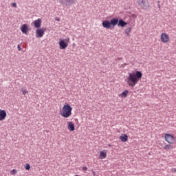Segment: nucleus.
Returning <instances> with one entry per match:
<instances>
[{
  "label": "nucleus",
  "instance_id": "21",
  "mask_svg": "<svg viewBox=\"0 0 176 176\" xmlns=\"http://www.w3.org/2000/svg\"><path fill=\"white\" fill-rule=\"evenodd\" d=\"M131 28H127L126 30H125V34L129 36V32H131Z\"/></svg>",
  "mask_w": 176,
  "mask_h": 176
},
{
  "label": "nucleus",
  "instance_id": "16",
  "mask_svg": "<svg viewBox=\"0 0 176 176\" xmlns=\"http://www.w3.org/2000/svg\"><path fill=\"white\" fill-rule=\"evenodd\" d=\"M173 144H166L165 146H164V150L165 151H170V150H172V149H174V146L172 145Z\"/></svg>",
  "mask_w": 176,
  "mask_h": 176
},
{
  "label": "nucleus",
  "instance_id": "8",
  "mask_svg": "<svg viewBox=\"0 0 176 176\" xmlns=\"http://www.w3.org/2000/svg\"><path fill=\"white\" fill-rule=\"evenodd\" d=\"M59 3L63 6L75 4V0H59Z\"/></svg>",
  "mask_w": 176,
  "mask_h": 176
},
{
  "label": "nucleus",
  "instance_id": "6",
  "mask_svg": "<svg viewBox=\"0 0 176 176\" xmlns=\"http://www.w3.org/2000/svg\"><path fill=\"white\" fill-rule=\"evenodd\" d=\"M160 39L161 40V42L163 43H168L170 41V37L168 34L166 33H162Z\"/></svg>",
  "mask_w": 176,
  "mask_h": 176
},
{
  "label": "nucleus",
  "instance_id": "15",
  "mask_svg": "<svg viewBox=\"0 0 176 176\" xmlns=\"http://www.w3.org/2000/svg\"><path fill=\"white\" fill-rule=\"evenodd\" d=\"M129 139V137L126 134H122L119 137V140H120L122 142H126Z\"/></svg>",
  "mask_w": 176,
  "mask_h": 176
},
{
  "label": "nucleus",
  "instance_id": "24",
  "mask_svg": "<svg viewBox=\"0 0 176 176\" xmlns=\"http://www.w3.org/2000/svg\"><path fill=\"white\" fill-rule=\"evenodd\" d=\"M19 52H21V47H20V45H17Z\"/></svg>",
  "mask_w": 176,
  "mask_h": 176
},
{
  "label": "nucleus",
  "instance_id": "5",
  "mask_svg": "<svg viewBox=\"0 0 176 176\" xmlns=\"http://www.w3.org/2000/svg\"><path fill=\"white\" fill-rule=\"evenodd\" d=\"M69 38H67L64 40L60 39L58 42L59 49L65 50L69 45Z\"/></svg>",
  "mask_w": 176,
  "mask_h": 176
},
{
  "label": "nucleus",
  "instance_id": "14",
  "mask_svg": "<svg viewBox=\"0 0 176 176\" xmlns=\"http://www.w3.org/2000/svg\"><path fill=\"white\" fill-rule=\"evenodd\" d=\"M21 31H22L23 34H27L28 32V25L27 24H24L21 27Z\"/></svg>",
  "mask_w": 176,
  "mask_h": 176
},
{
  "label": "nucleus",
  "instance_id": "27",
  "mask_svg": "<svg viewBox=\"0 0 176 176\" xmlns=\"http://www.w3.org/2000/svg\"><path fill=\"white\" fill-rule=\"evenodd\" d=\"M76 176H79V175H76Z\"/></svg>",
  "mask_w": 176,
  "mask_h": 176
},
{
  "label": "nucleus",
  "instance_id": "11",
  "mask_svg": "<svg viewBox=\"0 0 176 176\" xmlns=\"http://www.w3.org/2000/svg\"><path fill=\"white\" fill-rule=\"evenodd\" d=\"M6 118H7V113L5 110L0 109V121L5 120Z\"/></svg>",
  "mask_w": 176,
  "mask_h": 176
},
{
  "label": "nucleus",
  "instance_id": "10",
  "mask_svg": "<svg viewBox=\"0 0 176 176\" xmlns=\"http://www.w3.org/2000/svg\"><path fill=\"white\" fill-rule=\"evenodd\" d=\"M32 23L34 25V27L35 28L38 29L41 26L42 20H41V19L39 18L38 19H36L35 21H33V22Z\"/></svg>",
  "mask_w": 176,
  "mask_h": 176
},
{
  "label": "nucleus",
  "instance_id": "18",
  "mask_svg": "<svg viewBox=\"0 0 176 176\" xmlns=\"http://www.w3.org/2000/svg\"><path fill=\"white\" fill-rule=\"evenodd\" d=\"M129 94V91L127 90H124L123 91L122 93H121L120 94H119V97L122 98H126L127 97V95Z\"/></svg>",
  "mask_w": 176,
  "mask_h": 176
},
{
  "label": "nucleus",
  "instance_id": "12",
  "mask_svg": "<svg viewBox=\"0 0 176 176\" xmlns=\"http://www.w3.org/2000/svg\"><path fill=\"white\" fill-rule=\"evenodd\" d=\"M67 129H69V131L71 132L74 131H75V124H74V123L72 122H67Z\"/></svg>",
  "mask_w": 176,
  "mask_h": 176
},
{
  "label": "nucleus",
  "instance_id": "1",
  "mask_svg": "<svg viewBox=\"0 0 176 176\" xmlns=\"http://www.w3.org/2000/svg\"><path fill=\"white\" fill-rule=\"evenodd\" d=\"M142 76L143 74L140 71L129 73V76L126 77V83L129 87H133L139 82V80L142 79Z\"/></svg>",
  "mask_w": 176,
  "mask_h": 176
},
{
  "label": "nucleus",
  "instance_id": "22",
  "mask_svg": "<svg viewBox=\"0 0 176 176\" xmlns=\"http://www.w3.org/2000/svg\"><path fill=\"white\" fill-rule=\"evenodd\" d=\"M11 175H17V170H16V169H12V170H11Z\"/></svg>",
  "mask_w": 176,
  "mask_h": 176
},
{
  "label": "nucleus",
  "instance_id": "13",
  "mask_svg": "<svg viewBox=\"0 0 176 176\" xmlns=\"http://www.w3.org/2000/svg\"><path fill=\"white\" fill-rule=\"evenodd\" d=\"M107 151L104 150L103 151H100L99 154V159L100 160H104L107 158Z\"/></svg>",
  "mask_w": 176,
  "mask_h": 176
},
{
  "label": "nucleus",
  "instance_id": "19",
  "mask_svg": "<svg viewBox=\"0 0 176 176\" xmlns=\"http://www.w3.org/2000/svg\"><path fill=\"white\" fill-rule=\"evenodd\" d=\"M21 92H22V95L24 96L28 94V91H27L25 89L22 88V89H21Z\"/></svg>",
  "mask_w": 176,
  "mask_h": 176
},
{
  "label": "nucleus",
  "instance_id": "4",
  "mask_svg": "<svg viewBox=\"0 0 176 176\" xmlns=\"http://www.w3.org/2000/svg\"><path fill=\"white\" fill-rule=\"evenodd\" d=\"M164 139L166 142L170 144H174L176 142V138L173 135L169 133H165Z\"/></svg>",
  "mask_w": 176,
  "mask_h": 176
},
{
  "label": "nucleus",
  "instance_id": "20",
  "mask_svg": "<svg viewBox=\"0 0 176 176\" xmlns=\"http://www.w3.org/2000/svg\"><path fill=\"white\" fill-rule=\"evenodd\" d=\"M24 168H25V169L27 170H30V168H31V167H30V164H25Z\"/></svg>",
  "mask_w": 176,
  "mask_h": 176
},
{
  "label": "nucleus",
  "instance_id": "17",
  "mask_svg": "<svg viewBox=\"0 0 176 176\" xmlns=\"http://www.w3.org/2000/svg\"><path fill=\"white\" fill-rule=\"evenodd\" d=\"M117 25L119 26V27H125L126 25H127V23H126L124 20L122 19H119L118 20V23H117Z\"/></svg>",
  "mask_w": 176,
  "mask_h": 176
},
{
  "label": "nucleus",
  "instance_id": "2",
  "mask_svg": "<svg viewBox=\"0 0 176 176\" xmlns=\"http://www.w3.org/2000/svg\"><path fill=\"white\" fill-rule=\"evenodd\" d=\"M73 111V107H71L69 103L63 104V109L59 111V114L65 118L71 117L72 111Z\"/></svg>",
  "mask_w": 176,
  "mask_h": 176
},
{
  "label": "nucleus",
  "instance_id": "26",
  "mask_svg": "<svg viewBox=\"0 0 176 176\" xmlns=\"http://www.w3.org/2000/svg\"><path fill=\"white\" fill-rule=\"evenodd\" d=\"M92 173H93L94 176H95L96 175L94 171H92Z\"/></svg>",
  "mask_w": 176,
  "mask_h": 176
},
{
  "label": "nucleus",
  "instance_id": "25",
  "mask_svg": "<svg viewBox=\"0 0 176 176\" xmlns=\"http://www.w3.org/2000/svg\"><path fill=\"white\" fill-rule=\"evenodd\" d=\"M87 170H88V168L87 167H82V170L87 171Z\"/></svg>",
  "mask_w": 176,
  "mask_h": 176
},
{
  "label": "nucleus",
  "instance_id": "9",
  "mask_svg": "<svg viewBox=\"0 0 176 176\" xmlns=\"http://www.w3.org/2000/svg\"><path fill=\"white\" fill-rule=\"evenodd\" d=\"M44 32L45 30L43 28H38V30H36V37H37V38H42V36L44 35Z\"/></svg>",
  "mask_w": 176,
  "mask_h": 176
},
{
  "label": "nucleus",
  "instance_id": "3",
  "mask_svg": "<svg viewBox=\"0 0 176 176\" xmlns=\"http://www.w3.org/2000/svg\"><path fill=\"white\" fill-rule=\"evenodd\" d=\"M118 19L113 18L110 21L108 20L103 21V22H102V26H103L104 28L110 29L111 28V25L116 27V25H118Z\"/></svg>",
  "mask_w": 176,
  "mask_h": 176
},
{
  "label": "nucleus",
  "instance_id": "23",
  "mask_svg": "<svg viewBox=\"0 0 176 176\" xmlns=\"http://www.w3.org/2000/svg\"><path fill=\"white\" fill-rule=\"evenodd\" d=\"M12 8H17V4L16 3H12Z\"/></svg>",
  "mask_w": 176,
  "mask_h": 176
},
{
  "label": "nucleus",
  "instance_id": "7",
  "mask_svg": "<svg viewBox=\"0 0 176 176\" xmlns=\"http://www.w3.org/2000/svg\"><path fill=\"white\" fill-rule=\"evenodd\" d=\"M138 6H140L144 10H146L149 8V4L145 0H139Z\"/></svg>",
  "mask_w": 176,
  "mask_h": 176
}]
</instances>
